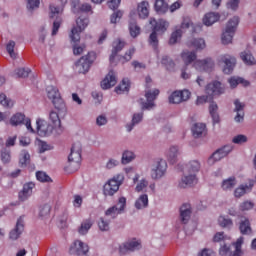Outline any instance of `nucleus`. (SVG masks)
I'll return each mask as SVG.
<instances>
[{"mask_svg":"<svg viewBox=\"0 0 256 256\" xmlns=\"http://www.w3.org/2000/svg\"><path fill=\"white\" fill-rule=\"evenodd\" d=\"M238 26H239V17L234 16L228 20L222 32L221 39H222L223 45H229V43L233 42V37H235V32L237 31Z\"/></svg>","mask_w":256,"mask_h":256,"instance_id":"nucleus-1","label":"nucleus"},{"mask_svg":"<svg viewBox=\"0 0 256 256\" xmlns=\"http://www.w3.org/2000/svg\"><path fill=\"white\" fill-rule=\"evenodd\" d=\"M123 181H125V176L123 174H117L113 176V178L108 180L104 185V195L113 197V195L119 191V187L123 185Z\"/></svg>","mask_w":256,"mask_h":256,"instance_id":"nucleus-2","label":"nucleus"},{"mask_svg":"<svg viewBox=\"0 0 256 256\" xmlns=\"http://www.w3.org/2000/svg\"><path fill=\"white\" fill-rule=\"evenodd\" d=\"M89 26V18H77L76 26H74L70 33V39L73 43H79L81 41V33Z\"/></svg>","mask_w":256,"mask_h":256,"instance_id":"nucleus-3","label":"nucleus"},{"mask_svg":"<svg viewBox=\"0 0 256 256\" xmlns=\"http://www.w3.org/2000/svg\"><path fill=\"white\" fill-rule=\"evenodd\" d=\"M61 15H63V8L55 5H50L49 17L50 19H55L52 27V36L57 35V33L59 32V28L61 27V23H63V18L61 17Z\"/></svg>","mask_w":256,"mask_h":256,"instance_id":"nucleus-4","label":"nucleus"},{"mask_svg":"<svg viewBox=\"0 0 256 256\" xmlns=\"http://www.w3.org/2000/svg\"><path fill=\"white\" fill-rule=\"evenodd\" d=\"M93 61H95V53L93 52H89L86 56H82L79 61L76 62V71L85 75V73H88L89 69H91Z\"/></svg>","mask_w":256,"mask_h":256,"instance_id":"nucleus-5","label":"nucleus"},{"mask_svg":"<svg viewBox=\"0 0 256 256\" xmlns=\"http://www.w3.org/2000/svg\"><path fill=\"white\" fill-rule=\"evenodd\" d=\"M243 245V237L237 239V241L233 244L234 251H231V246H227L224 244L220 247L219 254L221 256H241L243 252L241 251V246Z\"/></svg>","mask_w":256,"mask_h":256,"instance_id":"nucleus-6","label":"nucleus"},{"mask_svg":"<svg viewBox=\"0 0 256 256\" xmlns=\"http://www.w3.org/2000/svg\"><path fill=\"white\" fill-rule=\"evenodd\" d=\"M46 93L48 99L52 101L56 109H63V99H61V93H59V88L53 85L46 87Z\"/></svg>","mask_w":256,"mask_h":256,"instance_id":"nucleus-7","label":"nucleus"},{"mask_svg":"<svg viewBox=\"0 0 256 256\" xmlns=\"http://www.w3.org/2000/svg\"><path fill=\"white\" fill-rule=\"evenodd\" d=\"M141 249V241L137 239H131L119 246V254L120 255H128V253H133L135 251H139Z\"/></svg>","mask_w":256,"mask_h":256,"instance_id":"nucleus-8","label":"nucleus"},{"mask_svg":"<svg viewBox=\"0 0 256 256\" xmlns=\"http://www.w3.org/2000/svg\"><path fill=\"white\" fill-rule=\"evenodd\" d=\"M167 173V161L160 159L152 165L150 175L152 179H161Z\"/></svg>","mask_w":256,"mask_h":256,"instance_id":"nucleus-9","label":"nucleus"},{"mask_svg":"<svg viewBox=\"0 0 256 256\" xmlns=\"http://www.w3.org/2000/svg\"><path fill=\"white\" fill-rule=\"evenodd\" d=\"M38 135L40 137H49V135H55V127L43 119H37L36 121Z\"/></svg>","mask_w":256,"mask_h":256,"instance_id":"nucleus-10","label":"nucleus"},{"mask_svg":"<svg viewBox=\"0 0 256 256\" xmlns=\"http://www.w3.org/2000/svg\"><path fill=\"white\" fill-rule=\"evenodd\" d=\"M231 151H233L232 145H226L218 149L208 158V164L215 165L217 161H221V159H223L224 157H227L231 153Z\"/></svg>","mask_w":256,"mask_h":256,"instance_id":"nucleus-11","label":"nucleus"},{"mask_svg":"<svg viewBox=\"0 0 256 256\" xmlns=\"http://www.w3.org/2000/svg\"><path fill=\"white\" fill-rule=\"evenodd\" d=\"M69 252L71 255H87L89 253V245L81 240H75L70 246Z\"/></svg>","mask_w":256,"mask_h":256,"instance_id":"nucleus-12","label":"nucleus"},{"mask_svg":"<svg viewBox=\"0 0 256 256\" xmlns=\"http://www.w3.org/2000/svg\"><path fill=\"white\" fill-rule=\"evenodd\" d=\"M157 95H159L158 89H154L153 91H146V102H141L142 111H151V109L155 107V100L157 99Z\"/></svg>","mask_w":256,"mask_h":256,"instance_id":"nucleus-13","label":"nucleus"},{"mask_svg":"<svg viewBox=\"0 0 256 256\" xmlns=\"http://www.w3.org/2000/svg\"><path fill=\"white\" fill-rule=\"evenodd\" d=\"M213 67H215V62L211 58L199 59L194 62V68L196 71L209 73L213 71Z\"/></svg>","mask_w":256,"mask_h":256,"instance_id":"nucleus-14","label":"nucleus"},{"mask_svg":"<svg viewBox=\"0 0 256 256\" xmlns=\"http://www.w3.org/2000/svg\"><path fill=\"white\" fill-rule=\"evenodd\" d=\"M205 93L210 97H214L215 95H223L225 93V87L219 81L210 82L205 87Z\"/></svg>","mask_w":256,"mask_h":256,"instance_id":"nucleus-15","label":"nucleus"},{"mask_svg":"<svg viewBox=\"0 0 256 256\" xmlns=\"http://www.w3.org/2000/svg\"><path fill=\"white\" fill-rule=\"evenodd\" d=\"M190 97H191V92H189V90L174 91L170 95L169 101L170 103L179 105V103H183V101H189Z\"/></svg>","mask_w":256,"mask_h":256,"instance_id":"nucleus-16","label":"nucleus"},{"mask_svg":"<svg viewBox=\"0 0 256 256\" xmlns=\"http://www.w3.org/2000/svg\"><path fill=\"white\" fill-rule=\"evenodd\" d=\"M220 63H224L223 73L230 75L235 68L236 59L231 55L224 54L220 56Z\"/></svg>","mask_w":256,"mask_h":256,"instance_id":"nucleus-17","label":"nucleus"},{"mask_svg":"<svg viewBox=\"0 0 256 256\" xmlns=\"http://www.w3.org/2000/svg\"><path fill=\"white\" fill-rule=\"evenodd\" d=\"M23 231H25V221L23 220V217H20L18 218L14 229L10 231L9 239H11L12 241H17V239L21 237Z\"/></svg>","mask_w":256,"mask_h":256,"instance_id":"nucleus-18","label":"nucleus"},{"mask_svg":"<svg viewBox=\"0 0 256 256\" xmlns=\"http://www.w3.org/2000/svg\"><path fill=\"white\" fill-rule=\"evenodd\" d=\"M149 23L155 33H165L169 29V22L167 20L150 18Z\"/></svg>","mask_w":256,"mask_h":256,"instance_id":"nucleus-19","label":"nucleus"},{"mask_svg":"<svg viewBox=\"0 0 256 256\" xmlns=\"http://www.w3.org/2000/svg\"><path fill=\"white\" fill-rule=\"evenodd\" d=\"M50 125L54 127L55 135H61L63 133V127L61 126V118L59 114L55 111L49 113Z\"/></svg>","mask_w":256,"mask_h":256,"instance_id":"nucleus-20","label":"nucleus"},{"mask_svg":"<svg viewBox=\"0 0 256 256\" xmlns=\"http://www.w3.org/2000/svg\"><path fill=\"white\" fill-rule=\"evenodd\" d=\"M234 105V113H236L234 120L236 123H243V120L245 119V104L239 100H235Z\"/></svg>","mask_w":256,"mask_h":256,"instance_id":"nucleus-21","label":"nucleus"},{"mask_svg":"<svg viewBox=\"0 0 256 256\" xmlns=\"http://www.w3.org/2000/svg\"><path fill=\"white\" fill-rule=\"evenodd\" d=\"M221 19L219 12H208L202 18V23L205 27H212Z\"/></svg>","mask_w":256,"mask_h":256,"instance_id":"nucleus-22","label":"nucleus"},{"mask_svg":"<svg viewBox=\"0 0 256 256\" xmlns=\"http://www.w3.org/2000/svg\"><path fill=\"white\" fill-rule=\"evenodd\" d=\"M115 85H117V74L115 71H110L101 82V87L102 89H111V87H115Z\"/></svg>","mask_w":256,"mask_h":256,"instance_id":"nucleus-23","label":"nucleus"},{"mask_svg":"<svg viewBox=\"0 0 256 256\" xmlns=\"http://www.w3.org/2000/svg\"><path fill=\"white\" fill-rule=\"evenodd\" d=\"M195 183H197V175L191 173H184V176L179 183V187L185 189L187 187H191V185H195Z\"/></svg>","mask_w":256,"mask_h":256,"instance_id":"nucleus-24","label":"nucleus"},{"mask_svg":"<svg viewBox=\"0 0 256 256\" xmlns=\"http://www.w3.org/2000/svg\"><path fill=\"white\" fill-rule=\"evenodd\" d=\"M188 47H192L195 51H204L207 49L205 38H192L188 41Z\"/></svg>","mask_w":256,"mask_h":256,"instance_id":"nucleus-25","label":"nucleus"},{"mask_svg":"<svg viewBox=\"0 0 256 256\" xmlns=\"http://www.w3.org/2000/svg\"><path fill=\"white\" fill-rule=\"evenodd\" d=\"M33 189H35V183L28 182L24 184L22 191L19 193L20 201H27L33 195Z\"/></svg>","mask_w":256,"mask_h":256,"instance_id":"nucleus-26","label":"nucleus"},{"mask_svg":"<svg viewBox=\"0 0 256 256\" xmlns=\"http://www.w3.org/2000/svg\"><path fill=\"white\" fill-rule=\"evenodd\" d=\"M199 171H201V163L198 160H191L184 167V173L191 175H197Z\"/></svg>","mask_w":256,"mask_h":256,"instance_id":"nucleus-27","label":"nucleus"},{"mask_svg":"<svg viewBox=\"0 0 256 256\" xmlns=\"http://www.w3.org/2000/svg\"><path fill=\"white\" fill-rule=\"evenodd\" d=\"M179 155H181V150L177 146H171L166 151V157L169 163H177L179 161Z\"/></svg>","mask_w":256,"mask_h":256,"instance_id":"nucleus-28","label":"nucleus"},{"mask_svg":"<svg viewBox=\"0 0 256 256\" xmlns=\"http://www.w3.org/2000/svg\"><path fill=\"white\" fill-rule=\"evenodd\" d=\"M254 182L253 180L249 181V184H242L234 190V196L238 199L243 197L245 193H249L253 189Z\"/></svg>","mask_w":256,"mask_h":256,"instance_id":"nucleus-29","label":"nucleus"},{"mask_svg":"<svg viewBox=\"0 0 256 256\" xmlns=\"http://www.w3.org/2000/svg\"><path fill=\"white\" fill-rule=\"evenodd\" d=\"M112 47L113 49L110 55V63H113V60L115 59V57H117V53L123 51V49L125 48V42L117 39L113 42Z\"/></svg>","mask_w":256,"mask_h":256,"instance_id":"nucleus-30","label":"nucleus"},{"mask_svg":"<svg viewBox=\"0 0 256 256\" xmlns=\"http://www.w3.org/2000/svg\"><path fill=\"white\" fill-rule=\"evenodd\" d=\"M191 205L184 204L180 208V219L182 223L186 224L191 219Z\"/></svg>","mask_w":256,"mask_h":256,"instance_id":"nucleus-31","label":"nucleus"},{"mask_svg":"<svg viewBox=\"0 0 256 256\" xmlns=\"http://www.w3.org/2000/svg\"><path fill=\"white\" fill-rule=\"evenodd\" d=\"M181 57L185 65H191V63H193L194 61H197V52L184 50L181 53Z\"/></svg>","mask_w":256,"mask_h":256,"instance_id":"nucleus-32","label":"nucleus"},{"mask_svg":"<svg viewBox=\"0 0 256 256\" xmlns=\"http://www.w3.org/2000/svg\"><path fill=\"white\" fill-rule=\"evenodd\" d=\"M193 137L199 138L207 135V126L204 123H196L192 127Z\"/></svg>","mask_w":256,"mask_h":256,"instance_id":"nucleus-33","label":"nucleus"},{"mask_svg":"<svg viewBox=\"0 0 256 256\" xmlns=\"http://www.w3.org/2000/svg\"><path fill=\"white\" fill-rule=\"evenodd\" d=\"M143 121V112L135 113L132 116V121L126 125V130L131 133L132 129H135L136 125H139Z\"/></svg>","mask_w":256,"mask_h":256,"instance_id":"nucleus-34","label":"nucleus"},{"mask_svg":"<svg viewBox=\"0 0 256 256\" xmlns=\"http://www.w3.org/2000/svg\"><path fill=\"white\" fill-rule=\"evenodd\" d=\"M93 227V220L91 218L85 219L78 227L79 235H87L89 230Z\"/></svg>","mask_w":256,"mask_h":256,"instance_id":"nucleus-35","label":"nucleus"},{"mask_svg":"<svg viewBox=\"0 0 256 256\" xmlns=\"http://www.w3.org/2000/svg\"><path fill=\"white\" fill-rule=\"evenodd\" d=\"M80 167L81 162H79V157L76 156V160L68 159V163L65 166L64 170L66 171V173H75V171H79Z\"/></svg>","mask_w":256,"mask_h":256,"instance_id":"nucleus-36","label":"nucleus"},{"mask_svg":"<svg viewBox=\"0 0 256 256\" xmlns=\"http://www.w3.org/2000/svg\"><path fill=\"white\" fill-rule=\"evenodd\" d=\"M77 157L78 161L81 162V143L73 144L68 159H70L71 161H77Z\"/></svg>","mask_w":256,"mask_h":256,"instance_id":"nucleus-37","label":"nucleus"},{"mask_svg":"<svg viewBox=\"0 0 256 256\" xmlns=\"http://www.w3.org/2000/svg\"><path fill=\"white\" fill-rule=\"evenodd\" d=\"M133 183H137L135 191L137 193H141V191H145L146 187H149V181L147 179L142 178L139 180V174H136L133 178Z\"/></svg>","mask_w":256,"mask_h":256,"instance_id":"nucleus-38","label":"nucleus"},{"mask_svg":"<svg viewBox=\"0 0 256 256\" xmlns=\"http://www.w3.org/2000/svg\"><path fill=\"white\" fill-rule=\"evenodd\" d=\"M134 207L136 209H146V207H149V196L147 194H142L136 199Z\"/></svg>","mask_w":256,"mask_h":256,"instance_id":"nucleus-39","label":"nucleus"},{"mask_svg":"<svg viewBox=\"0 0 256 256\" xmlns=\"http://www.w3.org/2000/svg\"><path fill=\"white\" fill-rule=\"evenodd\" d=\"M137 11L140 19H147L149 17V2L142 1L138 4Z\"/></svg>","mask_w":256,"mask_h":256,"instance_id":"nucleus-40","label":"nucleus"},{"mask_svg":"<svg viewBox=\"0 0 256 256\" xmlns=\"http://www.w3.org/2000/svg\"><path fill=\"white\" fill-rule=\"evenodd\" d=\"M239 229L242 235H251L252 230H251V222H249V219L242 218L240 221Z\"/></svg>","mask_w":256,"mask_h":256,"instance_id":"nucleus-41","label":"nucleus"},{"mask_svg":"<svg viewBox=\"0 0 256 256\" xmlns=\"http://www.w3.org/2000/svg\"><path fill=\"white\" fill-rule=\"evenodd\" d=\"M237 185V179L230 177L222 181L221 188L223 191H231Z\"/></svg>","mask_w":256,"mask_h":256,"instance_id":"nucleus-42","label":"nucleus"},{"mask_svg":"<svg viewBox=\"0 0 256 256\" xmlns=\"http://www.w3.org/2000/svg\"><path fill=\"white\" fill-rule=\"evenodd\" d=\"M25 114L23 113H16L10 118V125L12 127H17L18 125H23L25 123Z\"/></svg>","mask_w":256,"mask_h":256,"instance_id":"nucleus-43","label":"nucleus"},{"mask_svg":"<svg viewBox=\"0 0 256 256\" xmlns=\"http://www.w3.org/2000/svg\"><path fill=\"white\" fill-rule=\"evenodd\" d=\"M240 58L245 63V65H255V57H253V54H251L250 51H243L240 53Z\"/></svg>","mask_w":256,"mask_h":256,"instance_id":"nucleus-44","label":"nucleus"},{"mask_svg":"<svg viewBox=\"0 0 256 256\" xmlns=\"http://www.w3.org/2000/svg\"><path fill=\"white\" fill-rule=\"evenodd\" d=\"M154 7L155 11L160 14L167 13V11H169V5L165 0H156Z\"/></svg>","mask_w":256,"mask_h":256,"instance_id":"nucleus-45","label":"nucleus"},{"mask_svg":"<svg viewBox=\"0 0 256 256\" xmlns=\"http://www.w3.org/2000/svg\"><path fill=\"white\" fill-rule=\"evenodd\" d=\"M0 105L6 107L7 109H12V107L15 105V101L8 98L5 93H0Z\"/></svg>","mask_w":256,"mask_h":256,"instance_id":"nucleus-46","label":"nucleus"},{"mask_svg":"<svg viewBox=\"0 0 256 256\" xmlns=\"http://www.w3.org/2000/svg\"><path fill=\"white\" fill-rule=\"evenodd\" d=\"M218 225H220V227H223L224 229H231L233 227V220L226 216H219Z\"/></svg>","mask_w":256,"mask_h":256,"instance_id":"nucleus-47","label":"nucleus"},{"mask_svg":"<svg viewBox=\"0 0 256 256\" xmlns=\"http://www.w3.org/2000/svg\"><path fill=\"white\" fill-rule=\"evenodd\" d=\"M217 111H219V106H217V103L212 102L209 106V112L214 123H219V113Z\"/></svg>","mask_w":256,"mask_h":256,"instance_id":"nucleus-48","label":"nucleus"},{"mask_svg":"<svg viewBox=\"0 0 256 256\" xmlns=\"http://www.w3.org/2000/svg\"><path fill=\"white\" fill-rule=\"evenodd\" d=\"M115 91L118 95L129 92V79H123L121 84L115 88Z\"/></svg>","mask_w":256,"mask_h":256,"instance_id":"nucleus-49","label":"nucleus"},{"mask_svg":"<svg viewBox=\"0 0 256 256\" xmlns=\"http://www.w3.org/2000/svg\"><path fill=\"white\" fill-rule=\"evenodd\" d=\"M135 159V153L133 151L126 150L122 154V164L127 165L128 163H131Z\"/></svg>","mask_w":256,"mask_h":256,"instance_id":"nucleus-50","label":"nucleus"},{"mask_svg":"<svg viewBox=\"0 0 256 256\" xmlns=\"http://www.w3.org/2000/svg\"><path fill=\"white\" fill-rule=\"evenodd\" d=\"M121 215V212L116 207L112 206L105 211L107 219H117V216Z\"/></svg>","mask_w":256,"mask_h":256,"instance_id":"nucleus-51","label":"nucleus"},{"mask_svg":"<svg viewBox=\"0 0 256 256\" xmlns=\"http://www.w3.org/2000/svg\"><path fill=\"white\" fill-rule=\"evenodd\" d=\"M111 223V219L107 218L106 216L100 218L98 222V227L100 231H109V225Z\"/></svg>","mask_w":256,"mask_h":256,"instance_id":"nucleus-52","label":"nucleus"},{"mask_svg":"<svg viewBox=\"0 0 256 256\" xmlns=\"http://www.w3.org/2000/svg\"><path fill=\"white\" fill-rule=\"evenodd\" d=\"M50 213H51V206L49 204H44L40 206L39 217H41V219H47Z\"/></svg>","mask_w":256,"mask_h":256,"instance_id":"nucleus-53","label":"nucleus"},{"mask_svg":"<svg viewBox=\"0 0 256 256\" xmlns=\"http://www.w3.org/2000/svg\"><path fill=\"white\" fill-rule=\"evenodd\" d=\"M114 207L120 212L125 213V207H127V198L120 197Z\"/></svg>","mask_w":256,"mask_h":256,"instance_id":"nucleus-54","label":"nucleus"},{"mask_svg":"<svg viewBox=\"0 0 256 256\" xmlns=\"http://www.w3.org/2000/svg\"><path fill=\"white\" fill-rule=\"evenodd\" d=\"M6 51L10 55L11 59H17V53H15V41L11 40L6 45Z\"/></svg>","mask_w":256,"mask_h":256,"instance_id":"nucleus-55","label":"nucleus"},{"mask_svg":"<svg viewBox=\"0 0 256 256\" xmlns=\"http://www.w3.org/2000/svg\"><path fill=\"white\" fill-rule=\"evenodd\" d=\"M30 159H31V155H29V152H27L26 150H22L20 153V160H19L21 167H24V165H27Z\"/></svg>","mask_w":256,"mask_h":256,"instance_id":"nucleus-56","label":"nucleus"},{"mask_svg":"<svg viewBox=\"0 0 256 256\" xmlns=\"http://www.w3.org/2000/svg\"><path fill=\"white\" fill-rule=\"evenodd\" d=\"M183 35V30L177 29L174 31L170 37L169 43L170 45H175L179 39H181V36Z\"/></svg>","mask_w":256,"mask_h":256,"instance_id":"nucleus-57","label":"nucleus"},{"mask_svg":"<svg viewBox=\"0 0 256 256\" xmlns=\"http://www.w3.org/2000/svg\"><path fill=\"white\" fill-rule=\"evenodd\" d=\"M149 45L153 47V49H157L159 47V38L157 37V32H152L149 36L148 40Z\"/></svg>","mask_w":256,"mask_h":256,"instance_id":"nucleus-58","label":"nucleus"},{"mask_svg":"<svg viewBox=\"0 0 256 256\" xmlns=\"http://www.w3.org/2000/svg\"><path fill=\"white\" fill-rule=\"evenodd\" d=\"M36 179L41 183H49V181H51V177L43 171L36 172Z\"/></svg>","mask_w":256,"mask_h":256,"instance_id":"nucleus-59","label":"nucleus"},{"mask_svg":"<svg viewBox=\"0 0 256 256\" xmlns=\"http://www.w3.org/2000/svg\"><path fill=\"white\" fill-rule=\"evenodd\" d=\"M17 77H21L22 79H25V77H29V73H31V70L29 68H18L15 71Z\"/></svg>","mask_w":256,"mask_h":256,"instance_id":"nucleus-60","label":"nucleus"},{"mask_svg":"<svg viewBox=\"0 0 256 256\" xmlns=\"http://www.w3.org/2000/svg\"><path fill=\"white\" fill-rule=\"evenodd\" d=\"M129 29L131 37H137L141 33V28L136 23H130Z\"/></svg>","mask_w":256,"mask_h":256,"instance_id":"nucleus-61","label":"nucleus"},{"mask_svg":"<svg viewBox=\"0 0 256 256\" xmlns=\"http://www.w3.org/2000/svg\"><path fill=\"white\" fill-rule=\"evenodd\" d=\"M255 207V204L251 201H244L240 204V211H251Z\"/></svg>","mask_w":256,"mask_h":256,"instance_id":"nucleus-62","label":"nucleus"},{"mask_svg":"<svg viewBox=\"0 0 256 256\" xmlns=\"http://www.w3.org/2000/svg\"><path fill=\"white\" fill-rule=\"evenodd\" d=\"M232 142L236 145H243V143H247V136L245 135H237L232 139Z\"/></svg>","mask_w":256,"mask_h":256,"instance_id":"nucleus-63","label":"nucleus"},{"mask_svg":"<svg viewBox=\"0 0 256 256\" xmlns=\"http://www.w3.org/2000/svg\"><path fill=\"white\" fill-rule=\"evenodd\" d=\"M117 166H119V160L115 158H110L106 163V169H115Z\"/></svg>","mask_w":256,"mask_h":256,"instance_id":"nucleus-64","label":"nucleus"}]
</instances>
